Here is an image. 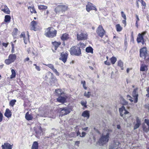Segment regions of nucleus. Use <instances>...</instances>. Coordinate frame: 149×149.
Listing matches in <instances>:
<instances>
[{
    "instance_id": "4be33fe9",
    "label": "nucleus",
    "mask_w": 149,
    "mask_h": 149,
    "mask_svg": "<svg viewBox=\"0 0 149 149\" xmlns=\"http://www.w3.org/2000/svg\"><path fill=\"white\" fill-rule=\"evenodd\" d=\"M11 112L8 109H7L4 113V116L6 117L9 118L11 117Z\"/></svg>"
},
{
    "instance_id": "bf43d9fd",
    "label": "nucleus",
    "mask_w": 149,
    "mask_h": 149,
    "mask_svg": "<svg viewBox=\"0 0 149 149\" xmlns=\"http://www.w3.org/2000/svg\"><path fill=\"white\" fill-rule=\"evenodd\" d=\"M86 133L85 132H82V133H81L82 136H81V135H80L79 136L81 137H83L85 136V135H86Z\"/></svg>"
},
{
    "instance_id": "3c124183",
    "label": "nucleus",
    "mask_w": 149,
    "mask_h": 149,
    "mask_svg": "<svg viewBox=\"0 0 149 149\" xmlns=\"http://www.w3.org/2000/svg\"><path fill=\"white\" fill-rule=\"evenodd\" d=\"M33 50V48H29L27 49V51L28 53H31V51Z\"/></svg>"
},
{
    "instance_id": "f257e3e1",
    "label": "nucleus",
    "mask_w": 149,
    "mask_h": 149,
    "mask_svg": "<svg viewBox=\"0 0 149 149\" xmlns=\"http://www.w3.org/2000/svg\"><path fill=\"white\" fill-rule=\"evenodd\" d=\"M140 57L146 61V63L149 62V55L147 52V48L144 47L140 50Z\"/></svg>"
},
{
    "instance_id": "c9c22d12",
    "label": "nucleus",
    "mask_w": 149,
    "mask_h": 149,
    "mask_svg": "<svg viewBox=\"0 0 149 149\" xmlns=\"http://www.w3.org/2000/svg\"><path fill=\"white\" fill-rule=\"evenodd\" d=\"M117 31L120 32L121 31L122 29V27L119 24H117L116 26Z\"/></svg>"
},
{
    "instance_id": "680f3d73",
    "label": "nucleus",
    "mask_w": 149,
    "mask_h": 149,
    "mask_svg": "<svg viewBox=\"0 0 149 149\" xmlns=\"http://www.w3.org/2000/svg\"><path fill=\"white\" fill-rule=\"evenodd\" d=\"M11 52L12 53H14V48L13 45H12Z\"/></svg>"
},
{
    "instance_id": "052dcab7",
    "label": "nucleus",
    "mask_w": 149,
    "mask_h": 149,
    "mask_svg": "<svg viewBox=\"0 0 149 149\" xmlns=\"http://www.w3.org/2000/svg\"><path fill=\"white\" fill-rule=\"evenodd\" d=\"M20 37H23L24 38H25V34L24 32L22 33L20 35Z\"/></svg>"
},
{
    "instance_id": "13d9d810",
    "label": "nucleus",
    "mask_w": 149,
    "mask_h": 149,
    "mask_svg": "<svg viewBox=\"0 0 149 149\" xmlns=\"http://www.w3.org/2000/svg\"><path fill=\"white\" fill-rule=\"evenodd\" d=\"M104 64L106 65H111V63L109 62H108L107 61H106L104 62Z\"/></svg>"
},
{
    "instance_id": "423d86ee",
    "label": "nucleus",
    "mask_w": 149,
    "mask_h": 149,
    "mask_svg": "<svg viewBox=\"0 0 149 149\" xmlns=\"http://www.w3.org/2000/svg\"><path fill=\"white\" fill-rule=\"evenodd\" d=\"M119 110L120 115L123 118L126 117L125 116V115H126V114L129 115L128 116H131V114L126 110L125 107L124 106H123L121 108H120Z\"/></svg>"
},
{
    "instance_id": "c85d7f7f",
    "label": "nucleus",
    "mask_w": 149,
    "mask_h": 149,
    "mask_svg": "<svg viewBox=\"0 0 149 149\" xmlns=\"http://www.w3.org/2000/svg\"><path fill=\"white\" fill-rule=\"evenodd\" d=\"M31 149H38V144L37 141H34L32 146Z\"/></svg>"
},
{
    "instance_id": "7c9ffc66",
    "label": "nucleus",
    "mask_w": 149,
    "mask_h": 149,
    "mask_svg": "<svg viewBox=\"0 0 149 149\" xmlns=\"http://www.w3.org/2000/svg\"><path fill=\"white\" fill-rule=\"evenodd\" d=\"M61 10H62V12H65L66 10L68 8V6L65 5H59Z\"/></svg>"
},
{
    "instance_id": "cd10ccee",
    "label": "nucleus",
    "mask_w": 149,
    "mask_h": 149,
    "mask_svg": "<svg viewBox=\"0 0 149 149\" xmlns=\"http://www.w3.org/2000/svg\"><path fill=\"white\" fill-rule=\"evenodd\" d=\"M54 11L56 13L58 14L60 12H62V10L59 5L55 8Z\"/></svg>"
},
{
    "instance_id": "7ed1b4c3",
    "label": "nucleus",
    "mask_w": 149,
    "mask_h": 149,
    "mask_svg": "<svg viewBox=\"0 0 149 149\" xmlns=\"http://www.w3.org/2000/svg\"><path fill=\"white\" fill-rule=\"evenodd\" d=\"M109 133L107 132L106 133L102 134L99 141L100 145H103L107 143L109 139Z\"/></svg>"
},
{
    "instance_id": "a878e982",
    "label": "nucleus",
    "mask_w": 149,
    "mask_h": 149,
    "mask_svg": "<svg viewBox=\"0 0 149 149\" xmlns=\"http://www.w3.org/2000/svg\"><path fill=\"white\" fill-rule=\"evenodd\" d=\"M57 101L63 103L66 100V98L64 97L60 96L57 98Z\"/></svg>"
},
{
    "instance_id": "79ce46f5",
    "label": "nucleus",
    "mask_w": 149,
    "mask_h": 149,
    "mask_svg": "<svg viewBox=\"0 0 149 149\" xmlns=\"http://www.w3.org/2000/svg\"><path fill=\"white\" fill-rule=\"evenodd\" d=\"M81 83L83 85V87L85 90L87 89V87L86 86V82L85 81H82Z\"/></svg>"
},
{
    "instance_id": "8fccbe9b",
    "label": "nucleus",
    "mask_w": 149,
    "mask_h": 149,
    "mask_svg": "<svg viewBox=\"0 0 149 149\" xmlns=\"http://www.w3.org/2000/svg\"><path fill=\"white\" fill-rule=\"evenodd\" d=\"M78 45L81 47H84L85 46V45L84 44V43L81 42H80L79 44Z\"/></svg>"
},
{
    "instance_id": "37998d69",
    "label": "nucleus",
    "mask_w": 149,
    "mask_h": 149,
    "mask_svg": "<svg viewBox=\"0 0 149 149\" xmlns=\"http://www.w3.org/2000/svg\"><path fill=\"white\" fill-rule=\"evenodd\" d=\"M121 102L123 105H126L128 104V102L125 99H122Z\"/></svg>"
},
{
    "instance_id": "dca6fc26",
    "label": "nucleus",
    "mask_w": 149,
    "mask_h": 149,
    "mask_svg": "<svg viewBox=\"0 0 149 149\" xmlns=\"http://www.w3.org/2000/svg\"><path fill=\"white\" fill-rule=\"evenodd\" d=\"M1 147L2 149H12V145L8 143H5L2 145Z\"/></svg>"
},
{
    "instance_id": "de8ad7c7",
    "label": "nucleus",
    "mask_w": 149,
    "mask_h": 149,
    "mask_svg": "<svg viewBox=\"0 0 149 149\" xmlns=\"http://www.w3.org/2000/svg\"><path fill=\"white\" fill-rule=\"evenodd\" d=\"M31 53H32L34 55H37L38 54L37 52L36 51H35L34 49L33 50L31 51Z\"/></svg>"
},
{
    "instance_id": "412c9836",
    "label": "nucleus",
    "mask_w": 149,
    "mask_h": 149,
    "mask_svg": "<svg viewBox=\"0 0 149 149\" xmlns=\"http://www.w3.org/2000/svg\"><path fill=\"white\" fill-rule=\"evenodd\" d=\"M81 116L84 117H86L87 119L89 118V112L88 111H85L82 113Z\"/></svg>"
},
{
    "instance_id": "a18cd8bd",
    "label": "nucleus",
    "mask_w": 149,
    "mask_h": 149,
    "mask_svg": "<svg viewBox=\"0 0 149 149\" xmlns=\"http://www.w3.org/2000/svg\"><path fill=\"white\" fill-rule=\"evenodd\" d=\"M127 99L129 100L131 102H132L133 101V100L132 99L133 98L130 95H127Z\"/></svg>"
},
{
    "instance_id": "9b49d317",
    "label": "nucleus",
    "mask_w": 149,
    "mask_h": 149,
    "mask_svg": "<svg viewBox=\"0 0 149 149\" xmlns=\"http://www.w3.org/2000/svg\"><path fill=\"white\" fill-rule=\"evenodd\" d=\"M138 88L134 89L132 92V96L134 97V102L136 103L138 101V93L137 92Z\"/></svg>"
},
{
    "instance_id": "6e6d98bb",
    "label": "nucleus",
    "mask_w": 149,
    "mask_h": 149,
    "mask_svg": "<svg viewBox=\"0 0 149 149\" xmlns=\"http://www.w3.org/2000/svg\"><path fill=\"white\" fill-rule=\"evenodd\" d=\"M146 91L147 94H146V96L148 97H149V87L147 89Z\"/></svg>"
},
{
    "instance_id": "ddd939ff",
    "label": "nucleus",
    "mask_w": 149,
    "mask_h": 149,
    "mask_svg": "<svg viewBox=\"0 0 149 149\" xmlns=\"http://www.w3.org/2000/svg\"><path fill=\"white\" fill-rule=\"evenodd\" d=\"M68 54L66 53L62 52L61 54V57L59 59L61 60L64 63H65L67 60Z\"/></svg>"
},
{
    "instance_id": "4d7b16f0",
    "label": "nucleus",
    "mask_w": 149,
    "mask_h": 149,
    "mask_svg": "<svg viewBox=\"0 0 149 149\" xmlns=\"http://www.w3.org/2000/svg\"><path fill=\"white\" fill-rule=\"evenodd\" d=\"M135 17L136 18V21H139L140 19L139 18L138 15L137 14L135 15Z\"/></svg>"
},
{
    "instance_id": "b1692460",
    "label": "nucleus",
    "mask_w": 149,
    "mask_h": 149,
    "mask_svg": "<svg viewBox=\"0 0 149 149\" xmlns=\"http://www.w3.org/2000/svg\"><path fill=\"white\" fill-rule=\"evenodd\" d=\"M25 118L28 120H30L33 118V117L31 114H29V112H27L25 116Z\"/></svg>"
},
{
    "instance_id": "72a5a7b5",
    "label": "nucleus",
    "mask_w": 149,
    "mask_h": 149,
    "mask_svg": "<svg viewBox=\"0 0 149 149\" xmlns=\"http://www.w3.org/2000/svg\"><path fill=\"white\" fill-rule=\"evenodd\" d=\"M12 74L10 76V78L13 79L15 78L16 76V73L15 70L13 69H12L11 70Z\"/></svg>"
},
{
    "instance_id": "58836bf2",
    "label": "nucleus",
    "mask_w": 149,
    "mask_h": 149,
    "mask_svg": "<svg viewBox=\"0 0 149 149\" xmlns=\"http://www.w3.org/2000/svg\"><path fill=\"white\" fill-rule=\"evenodd\" d=\"M91 95V93L90 92H86L85 91L84 94V96L88 98H89L90 97Z\"/></svg>"
},
{
    "instance_id": "1a4fd4ad",
    "label": "nucleus",
    "mask_w": 149,
    "mask_h": 149,
    "mask_svg": "<svg viewBox=\"0 0 149 149\" xmlns=\"http://www.w3.org/2000/svg\"><path fill=\"white\" fill-rule=\"evenodd\" d=\"M105 32L102 26L100 25L97 30V34L100 37H102L104 35Z\"/></svg>"
},
{
    "instance_id": "69168bd1",
    "label": "nucleus",
    "mask_w": 149,
    "mask_h": 149,
    "mask_svg": "<svg viewBox=\"0 0 149 149\" xmlns=\"http://www.w3.org/2000/svg\"><path fill=\"white\" fill-rule=\"evenodd\" d=\"M147 33V32L146 31H145L142 32L141 34H142V36H143Z\"/></svg>"
},
{
    "instance_id": "f704fd0d",
    "label": "nucleus",
    "mask_w": 149,
    "mask_h": 149,
    "mask_svg": "<svg viewBox=\"0 0 149 149\" xmlns=\"http://www.w3.org/2000/svg\"><path fill=\"white\" fill-rule=\"evenodd\" d=\"M110 61L111 63L112 64H114L117 61V58L113 56L111 58Z\"/></svg>"
},
{
    "instance_id": "39448f33",
    "label": "nucleus",
    "mask_w": 149,
    "mask_h": 149,
    "mask_svg": "<svg viewBox=\"0 0 149 149\" xmlns=\"http://www.w3.org/2000/svg\"><path fill=\"white\" fill-rule=\"evenodd\" d=\"M16 58V56L15 54H10L8 58V59L5 60V62L7 65H9L11 63L13 62Z\"/></svg>"
},
{
    "instance_id": "a19ab883",
    "label": "nucleus",
    "mask_w": 149,
    "mask_h": 149,
    "mask_svg": "<svg viewBox=\"0 0 149 149\" xmlns=\"http://www.w3.org/2000/svg\"><path fill=\"white\" fill-rule=\"evenodd\" d=\"M16 100H11L10 102V104L11 106L13 107L15 104Z\"/></svg>"
},
{
    "instance_id": "aec40b11",
    "label": "nucleus",
    "mask_w": 149,
    "mask_h": 149,
    "mask_svg": "<svg viewBox=\"0 0 149 149\" xmlns=\"http://www.w3.org/2000/svg\"><path fill=\"white\" fill-rule=\"evenodd\" d=\"M69 38V35L66 33L63 34L61 37V40L63 41L67 40Z\"/></svg>"
},
{
    "instance_id": "09e8293b",
    "label": "nucleus",
    "mask_w": 149,
    "mask_h": 149,
    "mask_svg": "<svg viewBox=\"0 0 149 149\" xmlns=\"http://www.w3.org/2000/svg\"><path fill=\"white\" fill-rule=\"evenodd\" d=\"M53 78H52V77H51V79L52 80V81H53L54 83L56 82L57 81V80L54 76L53 75Z\"/></svg>"
},
{
    "instance_id": "5701e85b",
    "label": "nucleus",
    "mask_w": 149,
    "mask_h": 149,
    "mask_svg": "<svg viewBox=\"0 0 149 149\" xmlns=\"http://www.w3.org/2000/svg\"><path fill=\"white\" fill-rule=\"evenodd\" d=\"M53 74L50 72H48L46 73L44 79L46 80L48 79L49 77H50V78L52 77L53 78Z\"/></svg>"
},
{
    "instance_id": "f3484780",
    "label": "nucleus",
    "mask_w": 149,
    "mask_h": 149,
    "mask_svg": "<svg viewBox=\"0 0 149 149\" xmlns=\"http://www.w3.org/2000/svg\"><path fill=\"white\" fill-rule=\"evenodd\" d=\"M119 145L120 143L118 141H115L113 143V145L110 146L109 148L112 147L113 149H114V148L116 149V148H117L118 149H119L118 148V147L119 146Z\"/></svg>"
},
{
    "instance_id": "4c0bfd02",
    "label": "nucleus",
    "mask_w": 149,
    "mask_h": 149,
    "mask_svg": "<svg viewBox=\"0 0 149 149\" xmlns=\"http://www.w3.org/2000/svg\"><path fill=\"white\" fill-rule=\"evenodd\" d=\"M123 63L122 62V61L120 60L119 61H118V65L120 66L121 67V69L122 70H123Z\"/></svg>"
},
{
    "instance_id": "6e6552de",
    "label": "nucleus",
    "mask_w": 149,
    "mask_h": 149,
    "mask_svg": "<svg viewBox=\"0 0 149 149\" xmlns=\"http://www.w3.org/2000/svg\"><path fill=\"white\" fill-rule=\"evenodd\" d=\"M86 10L88 12H89L92 10H97V9L92 3L89 2H88L86 6Z\"/></svg>"
},
{
    "instance_id": "6ab92c4d",
    "label": "nucleus",
    "mask_w": 149,
    "mask_h": 149,
    "mask_svg": "<svg viewBox=\"0 0 149 149\" xmlns=\"http://www.w3.org/2000/svg\"><path fill=\"white\" fill-rule=\"evenodd\" d=\"M2 7V8L1 9L2 11L7 14H9L10 13V11L7 6H3Z\"/></svg>"
},
{
    "instance_id": "864d4df0",
    "label": "nucleus",
    "mask_w": 149,
    "mask_h": 149,
    "mask_svg": "<svg viewBox=\"0 0 149 149\" xmlns=\"http://www.w3.org/2000/svg\"><path fill=\"white\" fill-rule=\"evenodd\" d=\"M145 122L147 124L149 128V120L147 119L145 120Z\"/></svg>"
},
{
    "instance_id": "f03ea898",
    "label": "nucleus",
    "mask_w": 149,
    "mask_h": 149,
    "mask_svg": "<svg viewBox=\"0 0 149 149\" xmlns=\"http://www.w3.org/2000/svg\"><path fill=\"white\" fill-rule=\"evenodd\" d=\"M57 31L53 28L49 27L45 31V35L50 38H52L56 36Z\"/></svg>"
},
{
    "instance_id": "c756f323",
    "label": "nucleus",
    "mask_w": 149,
    "mask_h": 149,
    "mask_svg": "<svg viewBox=\"0 0 149 149\" xmlns=\"http://www.w3.org/2000/svg\"><path fill=\"white\" fill-rule=\"evenodd\" d=\"M28 9L32 13H37L33 6H29L28 7Z\"/></svg>"
},
{
    "instance_id": "9d476101",
    "label": "nucleus",
    "mask_w": 149,
    "mask_h": 149,
    "mask_svg": "<svg viewBox=\"0 0 149 149\" xmlns=\"http://www.w3.org/2000/svg\"><path fill=\"white\" fill-rule=\"evenodd\" d=\"M61 109L60 114L61 116L66 115L70 112V109L66 107L61 108Z\"/></svg>"
},
{
    "instance_id": "2f4dec72",
    "label": "nucleus",
    "mask_w": 149,
    "mask_h": 149,
    "mask_svg": "<svg viewBox=\"0 0 149 149\" xmlns=\"http://www.w3.org/2000/svg\"><path fill=\"white\" fill-rule=\"evenodd\" d=\"M86 52L88 53H93V49L91 47H88L86 49Z\"/></svg>"
},
{
    "instance_id": "a211bd4d",
    "label": "nucleus",
    "mask_w": 149,
    "mask_h": 149,
    "mask_svg": "<svg viewBox=\"0 0 149 149\" xmlns=\"http://www.w3.org/2000/svg\"><path fill=\"white\" fill-rule=\"evenodd\" d=\"M37 24V22L36 21H32L31 23V30L36 31V26Z\"/></svg>"
},
{
    "instance_id": "393cba45",
    "label": "nucleus",
    "mask_w": 149,
    "mask_h": 149,
    "mask_svg": "<svg viewBox=\"0 0 149 149\" xmlns=\"http://www.w3.org/2000/svg\"><path fill=\"white\" fill-rule=\"evenodd\" d=\"M148 70L147 66L144 64H142L141 65L140 70L142 71H146Z\"/></svg>"
},
{
    "instance_id": "774afa93",
    "label": "nucleus",
    "mask_w": 149,
    "mask_h": 149,
    "mask_svg": "<svg viewBox=\"0 0 149 149\" xmlns=\"http://www.w3.org/2000/svg\"><path fill=\"white\" fill-rule=\"evenodd\" d=\"M138 21H136V24H135V26L137 28H138L139 27V25H138Z\"/></svg>"
},
{
    "instance_id": "bb28decb",
    "label": "nucleus",
    "mask_w": 149,
    "mask_h": 149,
    "mask_svg": "<svg viewBox=\"0 0 149 149\" xmlns=\"http://www.w3.org/2000/svg\"><path fill=\"white\" fill-rule=\"evenodd\" d=\"M52 43L54 46V48L55 50H56L58 47L60 45L61 43L56 42H52Z\"/></svg>"
},
{
    "instance_id": "0e129e2a",
    "label": "nucleus",
    "mask_w": 149,
    "mask_h": 149,
    "mask_svg": "<svg viewBox=\"0 0 149 149\" xmlns=\"http://www.w3.org/2000/svg\"><path fill=\"white\" fill-rule=\"evenodd\" d=\"M79 143H80L79 141H75V145H76L77 146H78L79 145Z\"/></svg>"
},
{
    "instance_id": "0eeeda50",
    "label": "nucleus",
    "mask_w": 149,
    "mask_h": 149,
    "mask_svg": "<svg viewBox=\"0 0 149 149\" xmlns=\"http://www.w3.org/2000/svg\"><path fill=\"white\" fill-rule=\"evenodd\" d=\"M77 40H85L87 38V35L85 32H82L80 34L77 33Z\"/></svg>"
},
{
    "instance_id": "603ef678",
    "label": "nucleus",
    "mask_w": 149,
    "mask_h": 149,
    "mask_svg": "<svg viewBox=\"0 0 149 149\" xmlns=\"http://www.w3.org/2000/svg\"><path fill=\"white\" fill-rule=\"evenodd\" d=\"M143 131L146 132H148L149 130V127L148 128H147L146 127H143Z\"/></svg>"
},
{
    "instance_id": "2eb2a0df",
    "label": "nucleus",
    "mask_w": 149,
    "mask_h": 149,
    "mask_svg": "<svg viewBox=\"0 0 149 149\" xmlns=\"http://www.w3.org/2000/svg\"><path fill=\"white\" fill-rule=\"evenodd\" d=\"M137 41L138 43L141 42L143 45L145 41L144 40L143 36H142V34L140 33H139L138 34V37L137 38Z\"/></svg>"
},
{
    "instance_id": "338daca9",
    "label": "nucleus",
    "mask_w": 149,
    "mask_h": 149,
    "mask_svg": "<svg viewBox=\"0 0 149 149\" xmlns=\"http://www.w3.org/2000/svg\"><path fill=\"white\" fill-rule=\"evenodd\" d=\"M126 19H124L122 21L123 24H125V26L126 25Z\"/></svg>"
},
{
    "instance_id": "f8f14e48",
    "label": "nucleus",
    "mask_w": 149,
    "mask_h": 149,
    "mask_svg": "<svg viewBox=\"0 0 149 149\" xmlns=\"http://www.w3.org/2000/svg\"><path fill=\"white\" fill-rule=\"evenodd\" d=\"M43 64L47 66L49 68L51 69L53 71V72H54L57 76H59V73L58 72L56 69L54 68V65L52 64H46L44 63H43Z\"/></svg>"
},
{
    "instance_id": "4468645a",
    "label": "nucleus",
    "mask_w": 149,
    "mask_h": 149,
    "mask_svg": "<svg viewBox=\"0 0 149 149\" xmlns=\"http://www.w3.org/2000/svg\"><path fill=\"white\" fill-rule=\"evenodd\" d=\"M136 123H135L134 127V129L135 130L138 128L141 125V120L138 117L136 118Z\"/></svg>"
},
{
    "instance_id": "e433bc0d",
    "label": "nucleus",
    "mask_w": 149,
    "mask_h": 149,
    "mask_svg": "<svg viewBox=\"0 0 149 149\" xmlns=\"http://www.w3.org/2000/svg\"><path fill=\"white\" fill-rule=\"evenodd\" d=\"M10 17L9 15H6L5 17L4 21L6 22H9L10 19Z\"/></svg>"
},
{
    "instance_id": "e2e57ef3",
    "label": "nucleus",
    "mask_w": 149,
    "mask_h": 149,
    "mask_svg": "<svg viewBox=\"0 0 149 149\" xmlns=\"http://www.w3.org/2000/svg\"><path fill=\"white\" fill-rule=\"evenodd\" d=\"M142 0V2H141V4L142 5L144 6H146V3L143 1Z\"/></svg>"
},
{
    "instance_id": "473e14b6",
    "label": "nucleus",
    "mask_w": 149,
    "mask_h": 149,
    "mask_svg": "<svg viewBox=\"0 0 149 149\" xmlns=\"http://www.w3.org/2000/svg\"><path fill=\"white\" fill-rule=\"evenodd\" d=\"M38 9L40 10H44L47 8V6L44 5H40L38 6Z\"/></svg>"
},
{
    "instance_id": "ea45409f",
    "label": "nucleus",
    "mask_w": 149,
    "mask_h": 149,
    "mask_svg": "<svg viewBox=\"0 0 149 149\" xmlns=\"http://www.w3.org/2000/svg\"><path fill=\"white\" fill-rule=\"evenodd\" d=\"M81 105L84 106L86 108L87 107L86 105L87 103V102L86 101H82L81 102Z\"/></svg>"
},
{
    "instance_id": "5fc2aeb1",
    "label": "nucleus",
    "mask_w": 149,
    "mask_h": 149,
    "mask_svg": "<svg viewBox=\"0 0 149 149\" xmlns=\"http://www.w3.org/2000/svg\"><path fill=\"white\" fill-rule=\"evenodd\" d=\"M3 115L2 114L0 111V122H1L3 120Z\"/></svg>"
},
{
    "instance_id": "49530a36",
    "label": "nucleus",
    "mask_w": 149,
    "mask_h": 149,
    "mask_svg": "<svg viewBox=\"0 0 149 149\" xmlns=\"http://www.w3.org/2000/svg\"><path fill=\"white\" fill-rule=\"evenodd\" d=\"M121 15L122 17L124 19H126V15L123 11L121 12Z\"/></svg>"
},
{
    "instance_id": "c03bdc74",
    "label": "nucleus",
    "mask_w": 149,
    "mask_h": 149,
    "mask_svg": "<svg viewBox=\"0 0 149 149\" xmlns=\"http://www.w3.org/2000/svg\"><path fill=\"white\" fill-rule=\"evenodd\" d=\"M61 91L62 90L60 89H58L55 90V92L58 95L61 94Z\"/></svg>"
},
{
    "instance_id": "20e7f679",
    "label": "nucleus",
    "mask_w": 149,
    "mask_h": 149,
    "mask_svg": "<svg viewBox=\"0 0 149 149\" xmlns=\"http://www.w3.org/2000/svg\"><path fill=\"white\" fill-rule=\"evenodd\" d=\"M71 55L79 56L81 54L80 48L77 46H74L71 47L70 50Z\"/></svg>"
}]
</instances>
